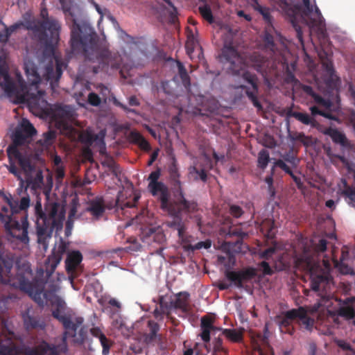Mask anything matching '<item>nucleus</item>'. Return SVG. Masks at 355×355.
Here are the masks:
<instances>
[{"instance_id": "obj_1", "label": "nucleus", "mask_w": 355, "mask_h": 355, "mask_svg": "<svg viewBox=\"0 0 355 355\" xmlns=\"http://www.w3.org/2000/svg\"><path fill=\"white\" fill-rule=\"evenodd\" d=\"M66 250V246L62 243L59 245L56 252H53L45 261V272L40 268L37 272V275L31 281L33 277V271L28 263H23L18 265L17 274L15 277L11 275L13 261L11 259H5L0 257V281L5 284H9L13 287L19 288L25 291L39 304H43L44 298L50 300L53 306L52 315L62 323L64 331L62 336V342L58 345H51L49 348L54 350L57 355L60 353H66L68 350L67 340L68 337L73 338V342L76 345H83L87 338L88 329L82 326L83 319L76 318L74 321L71 315L65 313L66 303L60 297L53 295V300L49 298V292L44 291L47 279L52 275L58 265L62 260V254Z\"/></svg>"}, {"instance_id": "obj_2", "label": "nucleus", "mask_w": 355, "mask_h": 355, "mask_svg": "<svg viewBox=\"0 0 355 355\" xmlns=\"http://www.w3.org/2000/svg\"><path fill=\"white\" fill-rule=\"evenodd\" d=\"M65 17H71L70 46L74 55H83L86 60L97 62L93 72L107 71L109 66L118 68L119 64L113 60L111 52L99 44L98 37L94 28L85 22L78 23L73 10L72 0H59Z\"/></svg>"}, {"instance_id": "obj_3", "label": "nucleus", "mask_w": 355, "mask_h": 355, "mask_svg": "<svg viewBox=\"0 0 355 355\" xmlns=\"http://www.w3.org/2000/svg\"><path fill=\"white\" fill-rule=\"evenodd\" d=\"M40 19L32 18L26 20V30L32 40L44 44L45 51L52 54V57L44 67L43 78L53 86L61 78L65 64L54 55L56 45L60 41L62 29L61 23L58 19L49 16L46 8H42L40 13Z\"/></svg>"}, {"instance_id": "obj_4", "label": "nucleus", "mask_w": 355, "mask_h": 355, "mask_svg": "<svg viewBox=\"0 0 355 355\" xmlns=\"http://www.w3.org/2000/svg\"><path fill=\"white\" fill-rule=\"evenodd\" d=\"M25 72L28 79V85L19 79L18 85L15 84L14 93L8 94L10 97L15 98L17 104L28 105L33 110H40L46 107L47 102L44 98V92L39 89L41 76L37 68L32 62L25 63Z\"/></svg>"}, {"instance_id": "obj_5", "label": "nucleus", "mask_w": 355, "mask_h": 355, "mask_svg": "<svg viewBox=\"0 0 355 355\" xmlns=\"http://www.w3.org/2000/svg\"><path fill=\"white\" fill-rule=\"evenodd\" d=\"M220 58L221 61L224 60L230 62L229 69L233 75L241 76L245 81L251 85L252 90L247 89L245 91L246 95L255 107L259 110H262V105L257 96L258 93L257 78L254 74L245 70L246 64L234 46L232 36L230 39L226 38L224 40Z\"/></svg>"}, {"instance_id": "obj_6", "label": "nucleus", "mask_w": 355, "mask_h": 355, "mask_svg": "<svg viewBox=\"0 0 355 355\" xmlns=\"http://www.w3.org/2000/svg\"><path fill=\"white\" fill-rule=\"evenodd\" d=\"M35 209L37 241L44 243L46 239L51 237L54 230H62L65 219V209L59 202H49L43 211L40 201H37Z\"/></svg>"}, {"instance_id": "obj_7", "label": "nucleus", "mask_w": 355, "mask_h": 355, "mask_svg": "<svg viewBox=\"0 0 355 355\" xmlns=\"http://www.w3.org/2000/svg\"><path fill=\"white\" fill-rule=\"evenodd\" d=\"M31 138L24 135L20 131H16L12 134V142L7 148V154L9 164L6 165L8 171L15 175L23 184L24 180L21 177V171L26 173H31L33 171L34 166L31 164L29 157L21 153L18 147L26 143H29Z\"/></svg>"}, {"instance_id": "obj_8", "label": "nucleus", "mask_w": 355, "mask_h": 355, "mask_svg": "<svg viewBox=\"0 0 355 355\" xmlns=\"http://www.w3.org/2000/svg\"><path fill=\"white\" fill-rule=\"evenodd\" d=\"M161 176V169L157 168L152 171L148 178V190L153 196L157 197L160 202V207L162 210L167 211L169 214H177L182 211H191L194 209L183 207L179 202L182 198L176 194L175 200L170 201V191L168 187L162 181H159Z\"/></svg>"}, {"instance_id": "obj_9", "label": "nucleus", "mask_w": 355, "mask_h": 355, "mask_svg": "<svg viewBox=\"0 0 355 355\" xmlns=\"http://www.w3.org/2000/svg\"><path fill=\"white\" fill-rule=\"evenodd\" d=\"M299 318L300 324L306 330L311 331L314 324V320L307 316L306 311L304 307L293 309L284 313L283 316H277L276 322L282 334L293 336L295 331L293 325V320Z\"/></svg>"}, {"instance_id": "obj_10", "label": "nucleus", "mask_w": 355, "mask_h": 355, "mask_svg": "<svg viewBox=\"0 0 355 355\" xmlns=\"http://www.w3.org/2000/svg\"><path fill=\"white\" fill-rule=\"evenodd\" d=\"M0 355H57L49 348V343L44 341L36 347L26 345H15L11 342H0Z\"/></svg>"}, {"instance_id": "obj_11", "label": "nucleus", "mask_w": 355, "mask_h": 355, "mask_svg": "<svg viewBox=\"0 0 355 355\" xmlns=\"http://www.w3.org/2000/svg\"><path fill=\"white\" fill-rule=\"evenodd\" d=\"M159 330V324L151 320L147 321L146 329L141 335L138 343L131 344L130 348L136 354H141L145 345H155L160 340V335L157 334Z\"/></svg>"}, {"instance_id": "obj_12", "label": "nucleus", "mask_w": 355, "mask_h": 355, "mask_svg": "<svg viewBox=\"0 0 355 355\" xmlns=\"http://www.w3.org/2000/svg\"><path fill=\"white\" fill-rule=\"evenodd\" d=\"M7 233L12 238L17 239L23 244H28L30 239L28 235L29 224L27 217L22 216L19 220L15 218L7 220L4 224Z\"/></svg>"}, {"instance_id": "obj_13", "label": "nucleus", "mask_w": 355, "mask_h": 355, "mask_svg": "<svg viewBox=\"0 0 355 355\" xmlns=\"http://www.w3.org/2000/svg\"><path fill=\"white\" fill-rule=\"evenodd\" d=\"M329 286L328 277L320 275L312 278L311 281V288L313 291L318 293L320 297L318 300L317 306H327L331 304L333 298V293L327 289Z\"/></svg>"}, {"instance_id": "obj_14", "label": "nucleus", "mask_w": 355, "mask_h": 355, "mask_svg": "<svg viewBox=\"0 0 355 355\" xmlns=\"http://www.w3.org/2000/svg\"><path fill=\"white\" fill-rule=\"evenodd\" d=\"M168 173L172 184L175 190L176 193L182 198L180 204L187 209H195L197 207V202L195 200H188L184 197V190L182 189V182L180 180V174L175 160H173L168 168Z\"/></svg>"}, {"instance_id": "obj_15", "label": "nucleus", "mask_w": 355, "mask_h": 355, "mask_svg": "<svg viewBox=\"0 0 355 355\" xmlns=\"http://www.w3.org/2000/svg\"><path fill=\"white\" fill-rule=\"evenodd\" d=\"M304 7L302 13L303 15L309 18L307 24L312 28H316L319 31H322L324 27V19L319 8L315 6L314 8L311 5L310 0H302Z\"/></svg>"}, {"instance_id": "obj_16", "label": "nucleus", "mask_w": 355, "mask_h": 355, "mask_svg": "<svg viewBox=\"0 0 355 355\" xmlns=\"http://www.w3.org/2000/svg\"><path fill=\"white\" fill-rule=\"evenodd\" d=\"M257 276V270L252 267H248L239 271L227 270L225 277L233 282L237 288H242L243 283L254 278Z\"/></svg>"}, {"instance_id": "obj_17", "label": "nucleus", "mask_w": 355, "mask_h": 355, "mask_svg": "<svg viewBox=\"0 0 355 355\" xmlns=\"http://www.w3.org/2000/svg\"><path fill=\"white\" fill-rule=\"evenodd\" d=\"M198 210V206L191 211H182L177 214H171L174 216L173 220L168 223V226L171 228L176 230L178 231V235L180 239L182 240V243H187L189 240L186 234V226L182 220L181 215L182 214H191Z\"/></svg>"}, {"instance_id": "obj_18", "label": "nucleus", "mask_w": 355, "mask_h": 355, "mask_svg": "<svg viewBox=\"0 0 355 355\" xmlns=\"http://www.w3.org/2000/svg\"><path fill=\"white\" fill-rule=\"evenodd\" d=\"M0 87L8 94L14 93L15 83L10 78L6 60L0 56Z\"/></svg>"}, {"instance_id": "obj_19", "label": "nucleus", "mask_w": 355, "mask_h": 355, "mask_svg": "<svg viewBox=\"0 0 355 355\" xmlns=\"http://www.w3.org/2000/svg\"><path fill=\"white\" fill-rule=\"evenodd\" d=\"M105 209L103 197L97 196L88 202L86 211L91 214L94 219L98 220L103 216Z\"/></svg>"}, {"instance_id": "obj_20", "label": "nucleus", "mask_w": 355, "mask_h": 355, "mask_svg": "<svg viewBox=\"0 0 355 355\" xmlns=\"http://www.w3.org/2000/svg\"><path fill=\"white\" fill-rule=\"evenodd\" d=\"M73 112L70 105H56L53 109V116L58 123H64L73 118Z\"/></svg>"}, {"instance_id": "obj_21", "label": "nucleus", "mask_w": 355, "mask_h": 355, "mask_svg": "<svg viewBox=\"0 0 355 355\" xmlns=\"http://www.w3.org/2000/svg\"><path fill=\"white\" fill-rule=\"evenodd\" d=\"M249 62L251 66L262 75L267 72L270 65V60L258 52H254L249 57Z\"/></svg>"}, {"instance_id": "obj_22", "label": "nucleus", "mask_w": 355, "mask_h": 355, "mask_svg": "<svg viewBox=\"0 0 355 355\" xmlns=\"http://www.w3.org/2000/svg\"><path fill=\"white\" fill-rule=\"evenodd\" d=\"M3 197L6 205L1 206L0 219L2 223L6 224L7 220H12L15 218L13 217V215L17 212V207L14 205V202L11 198H9L4 194H3Z\"/></svg>"}, {"instance_id": "obj_23", "label": "nucleus", "mask_w": 355, "mask_h": 355, "mask_svg": "<svg viewBox=\"0 0 355 355\" xmlns=\"http://www.w3.org/2000/svg\"><path fill=\"white\" fill-rule=\"evenodd\" d=\"M213 320L207 316H203L201 318L200 328L202 332L200 337L205 343H208L210 340V334L214 335L216 331H220L221 328L216 327L213 325Z\"/></svg>"}, {"instance_id": "obj_24", "label": "nucleus", "mask_w": 355, "mask_h": 355, "mask_svg": "<svg viewBox=\"0 0 355 355\" xmlns=\"http://www.w3.org/2000/svg\"><path fill=\"white\" fill-rule=\"evenodd\" d=\"M83 260V255L78 250H73L68 253L65 260V267L67 273L73 274Z\"/></svg>"}, {"instance_id": "obj_25", "label": "nucleus", "mask_w": 355, "mask_h": 355, "mask_svg": "<svg viewBox=\"0 0 355 355\" xmlns=\"http://www.w3.org/2000/svg\"><path fill=\"white\" fill-rule=\"evenodd\" d=\"M323 133L331 137L335 144H340L343 147L349 148L350 141L347 139L345 135L336 128H328L324 130Z\"/></svg>"}, {"instance_id": "obj_26", "label": "nucleus", "mask_w": 355, "mask_h": 355, "mask_svg": "<svg viewBox=\"0 0 355 355\" xmlns=\"http://www.w3.org/2000/svg\"><path fill=\"white\" fill-rule=\"evenodd\" d=\"M302 90L308 96L311 97L313 101L320 106L324 107L327 109H330L332 106V103L329 99H325L320 95L315 93L311 86L306 85H302Z\"/></svg>"}, {"instance_id": "obj_27", "label": "nucleus", "mask_w": 355, "mask_h": 355, "mask_svg": "<svg viewBox=\"0 0 355 355\" xmlns=\"http://www.w3.org/2000/svg\"><path fill=\"white\" fill-rule=\"evenodd\" d=\"M141 234L144 239L149 238L159 243H162L165 239V236L161 230L152 227L141 228Z\"/></svg>"}, {"instance_id": "obj_28", "label": "nucleus", "mask_w": 355, "mask_h": 355, "mask_svg": "<svg viewBox=\"0 0 355 355\" xmlns=\"http://www.w3.org/2000/svg\"><path fill=\"white\" fill-rule=\"evenodd\" d=\"M341 182L343 184V188L340 189L341 195L349 205L355 207V187L349 185L345 179H343Z\"/></svg>"}, {"instance_id": "obj_29", "label": "nucleus", "mask_w": 355, "mask_h": 355, "mask_svg": "<svg viewBox=\"0 0 355 355\" xmlns=\"http://www.w3.org/2000/svg\"><path fill=\"white\" fill-rule=\"evenodd\" d=\"M90 333L93 336L99 338L100 343L103 347V354L107 355L110 352L111 344L105 334L98 327L92 328L90 329Z\"/></svg>"}, {"instance_id": "obj_30", "label": "nucleus", "mask_w": 355, "mask_h": 355, "mask_svg": "<svg viewBox=\"0 0 355 355\" xmlns=\"http://www.w3.org/2000/svg\"><path fill=\"white\" fill-rule=\"evenodd\" d=\"M189 294L187 292H180L176 295L175 300L172 302L175 309H180L184 312L188 311Z\"/></svg>"}, {"instance_id": "obj_31", "label": "nucleus", "mask_w": 355, "mask_h": 355, "mask_svg": "<svg viewBox=\"0 0 355 355\" xmlns=\"http://www.w3.org/2000/svg\"><path fill=\"white\" fill-rule=\"evenodd\" d=\"M352 304L353 303L346 304L344 300L343 306H340L337 310L338 315L346 320L354 319L355 318V310L352 306Z\"/></svg>"}, {"instance_id": "obj_32", "label": "nucleus", "mask_w": 355, "mask_h": 355, "mask_svg": "<svg viewBox=\"0 0 355 355\" xmlns=\"http://www.w3.org/2000/svg\"><path fill=\"white\" fill-rule=\"evenodd\" d=\"M275 166L280 168L282 171H284L286 173L288 174L295 182L296 185L299 189L302 187V182L301 181L300 178L295 175L292 171L291 167H289L286 163H284L282 160L278 159L275 162Z\"/></svg>"}, {"instance_id": "obj_33", "label": "nucleus", "mask_w": 355, "mask_h": 355, "mask_svg": "<svg viewBox=\"0 0 355 355\" xmlns=\"http://www.w3.org/2000/svg\"><path fill=\"white\" fill-rule=\"evenodd\" d=\"M328 76L324 78V83L329 89H336L338 85L339 80L334 73V70L331 66L327 65L326 67Z\"/></svg>"}, {"instance_id": "obj_34", "label": "nucleus", "mask_w": 355, "mask_h": 355, "mask_svg": "<svg viewBox=\"0 0 355 355\" xmlns=\"http://www.w3.org/2000/svg\"><path fill=\"white\" fill-rule=\"evenodd\" d=\"M22 318L26 329H35L37 327H42L43 326L37 317L29 314L28 310L23 313Z\"/></svg>"}, {"instance_id": "obj_35", "label": "nucleus", "mask_w": 355, "mask_h": 355, "mask_svg": "<svg viewBox=\"0 0 355 355\" xmlns=\"http://www.w3.org/2000/svg\"><path fill=\"white\" fill-rule=\"evenodd\" d=\"M16 131H20L30 138L36 134V130L28 119H23L19 125L16 128Z\"/></svg>"}, {"instance_id": "obj_36", "label": "nucleus", "mask_w": 355, "mask_h": 355, "mask_svg": "<svg viewBox=\"0 0 355 355\" xmlns=\"http://www.w3.org/2000/svg\"><path fill=\"white\" fill-rule=\"evenodd\" d=\"M222 334L234 343H239L243 339V333L236 329H222Z\"/></svg>"}, {"instance_id": "obj_37", "label": "nucleus", "mask_w": 355, "mask_h": 355, "mask_svg": "<svg viewBox=\"0 0 355 355\" xmlns=\"http://www.w3.org/2000/svg\"><path fill=\"white\" fill-rule=\"evenodd\" d=\"M80 140L83 143L87 146H91L95 141L101 143L105 146V142L103 138H100L98 135L94 134L91 132H86L80 135Z\"/></svg>"}, {"instance_id": "obj_38", "label": "nucleus", "mask_w": 355, "mask_h": 355, "mask_svg": "<svg viewBox=\"0 0 355 355\" xmlns=\"http://www.w3.org/2000/svg\"><path fill=\"white\" fill-rule=\"evenodd\" d=\"M282 161L286 163L288 162L291 164L292 168H297L300 164V159L297 157V153L291 148L288 152L282 155Z\"/></svg>"}, {"instance_id": "obj_39", "label": "nucleus", "mask_w": 355, "mask_h": 355, "mask_svg": "<svg viewBox=\"0 0 355 355\" xmlns=\"http://www.w3.org/2000/svg\"><path fill=\"white\" fill-rule=\"evenodd\" d=\"M291 116L304 125H310L312 127H315L317 124L315 119L311 117L306 113L293 112Z\"/></svg>"}, {"instance_id": "obj_40", "label": "nucleus", "mask_w": 355, "mask_h": 355, "mask_svg": "<svg viewBox=\"0 0 355 355\" xmlns=\"http://www.w3.org/2000/svg\"><path fill=\"white\" fill-rule=\"evenodd\" d=\"M56 133L53 130H49L42 135V137L38 141V143L45 148L51 146L55 141Z\"/></svg>"}, {"instance_id": "obj_41", "label": "nucleus", "mask_w": 355, "mask_h": 355, "mask_svg": "<svg viewBox=\"0 0 355 355\" xmlns=\"http://www.w3.org/2000/svg\"><path fill=\"white\" fill-rule=\"evenodd\" d=\"M178 74L182 80V83L186 89H189L191 86L190 76L183 64L181 62H178Z\"/></svg>"}, {"instance_id": "obj_42", "label": "nucleus", "mask_w": 355, "mask_h": 355, "mask_svg": "<svg viewBox=\"0 0 355 355\" xmlns=\"http://www.w3.org/2000/svg\"><path fill=\"white\" fill-rule=\"evenodd\" d=\"M252 7L259 12L262 16L265 21L269 24H272V17L270 15V9L267 7L262 6L257 1Z\"/></svg>"}, {"instance_id": "obj_43", "label": "nucleus", "mask_w": 355, "mask_h": 355, "mask_svg": "<svg viewBox=\"0 0 355 355\" xmlns=\"http://www.w3.org/2000/svg\"><path fill=\"white\" fill-rule=\"evenodd\" d=\"M168 311V305L166 302H164L163 297L159 298V307H156V309L153 311L154 317L157 320H162L164 315L167 313Z\"/></svg>"}, {"instance_id": "obj_44", "label": "nucleus", "mask_w": 355, "mask_h": 355, "mask_svg": "<svg viewBox=\"0 0 355 355\" xmlns=\"http://www.w3.org/2000/svg\"><path fill=\"white\" fill-rule=\"evenodd\" d=\"M290 137L292 141H300L306 146H308L311 141V138L310 137L306 136L303 132H296L291 135Z\"/></svg>"}, {"instance_id": "obj_45", "label": "nucleus", "mask_w": 355, "mask_h": 355, "mask_svg": "<svg viewBox=\"0 0 355 355\" xmlns=\"http://www.w3.org/2000/svg\"><path fill=\"white\" fill-rule=\"evenodd\" d=\"M275 229L274 220L271 219H266L263 221L261 225V230L266 232L268 237H272L274 235L273 230Z\"/></svg>"}, {"instance_id": "obj_46", "label": "nucleus", "mask_w": 355, "mask_h": 355, "mask_svg": "<svg viewBox=\"0 0 355 355\" xmlns=\"http://www.w3.org/2000/svg\"><path fill=\"white\" fill-rule=\"evenodd\" d=\"M269 159V153L266 150H261L258 155V166L262 169L266 168Z\"/></svg>"}, {"instance_id": "obj_47", "label": "nucleus", "mask_w": 355, "mask_h": 355, "mask_svg": "<svg viewBox=\"0 0 355 355\" xmlns=\"http://www.w3.org/2000/svg\"><path fill=\"white\" fill-rule=\"evenodd\" d=\"M198 10L200 15L205 20H207L209 23H212L214 21L212 12L210 7L208 5L205 4L202 6H200L198 8Z\"/></svg>"}, {"instance_id": "obj_48", "label": "nucleus", "mask_w": 355, "mask_h": 355, "mask_svg": "<svg viewBox=\"0 0 355 355\" xmlns=\"http://www.w3.org/2000/svg\"><path fill=\"white\" fill-rule=\"evenodd\" d=\"M26 20L28 19H25L24 21H18L8 27L3 24L5 27L4 30L6 31L8 37H10L13 33H15L17 29L20 28L21 27H24L26 30Z\"/></svg>"}, {"instance_id": "obj_49", "label": "nucleus", "mask_w": 355, "mask_h": 355, "mask_svg": "<svg viewBox=\"0 0 355 355\" xmlns=\"http://www.w3.org/2000/svg\"><path fill=\"white\" fill-rule=\"evenodd\" d=\"M211 240L207 239L205 241H200L194 245H192L191 244L187 245L184 246V248H185V249L194 251V250H200L202 248L208 249L211 247Z\"/></svg>"}, {"instance_id": "obj_50", "label": "nucleus", "mask_w": 355, "mask_h": 355, "mask_svg": "<svg viewBox=\"0 0 355 355\" xmlns=\"http://www.w3.org/2000/svg\"><path fill=\"white\" fill-rule=\"evenodd\" d=\"M213 345L214 352L215 354L223 353L226 354L227 353V349L223 345V340L221 338L218 337L216 338L213 342Z\"/></svg>"}, {"instance_id": "obj_51", "label": "nucleus", "mask_w": 355, "mask_h": 355, "mask_svg": "<svg viewBox=\"0 0 355 355\" xmlns=\"http://www.w3.org/2000/svg\"><path fill=\"white\" fill-rule=\"evenodd\" d=\"M263 41L266 48L269 49L271 51L275 50V44L274 42V37L267 31L265 33Z\"/></svg>"}, {"instance_id": "obj_52", "label": "nucleus", "mask_w": 355, "mask_h": 355, "mask_svg": "<svg viewBox=\"0 0 355 355\" xmlns=\"http://www.w3.org/2000/svg\"><path fill=\"white\" fill-rule=\"evenodd\" d=\"M196 44V41L195 38L193 37V35L188 36V39H187V41L185 44V47H186L187 53L189 55H191L193 53Z\"/></svg>"}, {"instance_id": "obj_53", "label": "nucleus", "mask_w": 355, "mask_h": 355, "mask_svg": "<svg viewBox=\"0 0 355 355\" xmlns=\"http://www.w3.org/2000/svg\"><path fill=\"white\" fill-rule=\"evenodd\" d=\"M193 172L198 175V177H196L195 180L200 179L204 182H205L207 181V171L204 168L198 169V168L193 166L191 169V173H193Z\"/></svg>"}, {"instance_id": "obj_54", "label": "nucleus", "mask_w": 355, "mask_h": 355, "mask_svg": "<svg viewBox=\"0 0 355 355\" xmlns=\"http://www.w3.org/2000/svg\"><path fill=\"white\" fill-rule=\"evenodd\" d=\"M230 214L233 217L238 218H240L243 215V211L240 206L236 205H232L230 207Z\"/></svg>"}, {"instance_id": "obj_55", "label": "nucleus", "mask_w": 355, "mask_h": 355, "mask_svg": "<svg viewBox=\"0 0 355 355\" xmlns=\"http://www.w3.org/2000/svg\"><path fill=\"white\" fill-rule=\"evenodd\" d=\"M337 344L340 348L346 352L345 355H350L351 351H355V349L352 348L349 343L344 340H338Z\"/></svg>"}, {"instance_id": "obj_56", "label": "nucleus", "mask_w": 355, "mask_h": 355, "mask_svg": "<svg viewBox=\"0 0 355 355\" xmlns=\"http://www.w3.org/2000/svg\"><path fill=\"white\" fill-rule=\"evenodd\" d=\"M88 102L90 105L93 106H98L101 103V100L98 94L92 92L89 93L88 95Z\"/></svg>"}, {"instance_id": "obj_57", "label": "nucleus", "mask_w": 355, "mask_h": 355, "mask_svg": "<svg viewBox=\"0 0 355 355\" xmlns=\"http://www.w3.org/2000/svg\"><path fill=\"white\" fill-rule=\"evenodd\" d=\"M293 28L296 31L297 37L302 44H303V36H302V31L301 27L297 24L295 22V18L291 20Z\"/></svg>"}, {"instance_id": "obj_58", "label": "nucleus", "mask_w": 355, "mask_h": 355, "mask_svg": "<svg viewBox=\"0 0 355 355\" xmlns=\"http://www.w3.org/2000/svg\"><path fill=\"white\" fill-rule=\"evenodd\" d=\"M259 266L263 273V275H270L272 274L273 271L271 269L269 263L265 261H261L259 264Z\"/></svg>"}, {"instance_id": "obj_59", "label": "nucleus", "mask_w": 355, "mask_h": 355, "mask_svg": "<svg viewBox=\"0 0 355 355\" xmlns=\"http://www.w3.org/2000/svg\"><path fill=\"white\" fill-rule=\"evenodd\" d=\"M327 240L324 239H320L318 243L315 247V250L318 252H323L327 250Z\"/></svg>"}, {"instance_id": "obj_60", "label": "nucleus", "mask_w": 355, "mask_h": 355, "mask_svg": "<svg viewBox=\"0 0 355 355\" xmlns=\"http://www.w3.org/2000/svg\"><path fill=\"white\" fill-rule=\"evenodd\" d=\"M106 165L115 175H117L119 172V166L113 159L109 160Z\"/></svg>"}, {"instance_id": "obj_61", "label": "nucleus", "mask_w": 355, "mask_h": 355, "mask_svg": "<svg viewBox=\"0 0 355 355\" xmlns=\"http://www.w3.org/2000/svg\"><path fill=\"white\" fill-rule=\"evenodd\" d=\"M65 175L63 166L56 167L55 170V176L57 181L61 182Z\"/></svg>"}, {"instance_id": "obj_62", "label": "nucleus", "mask_w": 355, "mask_h": 355, "mask_svg": "<svg viewBox=\"0 0 355 355\" xmlns=\"http://www.w3.org/2000/svg\"><path fill=\"white\" fill-rule=\"evenodd\" d=\"M30 205V199L28 197H23L19 201V207L17 209L25 210Z\"/></svg>"}, {"instance_id": "obj_63", "label": "nucleus", "mask_w": 355, "mask_h": 355, "mask_svg": "<svg viewBox=\"0 0 355 355\" xmlns=\"http://www.w3.org/2000/svg\"><path fill=\"white\" fill-rule=\"evenodd\" d=\"M275 249L272 247H270L261 253V257L265 259H268L275 253Z\"/></svg>"}, {"instance_id": "obj_64", "label": "nucleus", "mask_w": 355, "mask_h": 355, "mask_svg": "<svg viewBox=\"0 0 355 355\" xmlns=\"http://www.w3.org/2000/svg\"><path fill=\"white\" fill-rule=\"evenodd\" d=\"M130 138L132 140L133 142L138 144L143 138V136L137 131H131L130 133Z\"/></svg>"}]
</instances>
